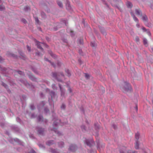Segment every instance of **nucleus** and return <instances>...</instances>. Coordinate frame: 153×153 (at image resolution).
I'll return each mask as SVG.
<instances>
[{"label": "nucleus", "mask_w": 153, "mask_h": 153, "mask_svg": "<svg viewBox=\"0 0 153 153\" xmlns=\"http://www.w3.org/2000/svg\"><path fill=\"white\" fill-rule=\"evenodd\" d=\"M131 87L130 85L127 82H125L124 87L122 88L121 89L125 93L127 92L131 91Z\"/></svg>", "instance_id": "1"}, {"label": "nucleus", "mask_w": 153, "mask_h": 153, "mask_svg": "<svg viewBox=\"0 0 153 153\" xmlns=\"http://www.w3.org/2000/svg\"><path fill=\"white\" fill-rule=\"evenodd\" d=\"M77 147L75 145L72 144L70 146L69 148V150H70L73 152H74L77 149Z\"/></svg>", "instance_id": "2"}, {"label": "nucleus", "mask_w": 153, "mask_h": 153, "mask_svg": "<svg viewBox=\"0 0 153 153\" xmlns=\"http://www.w3.org/2000/svg\"><path fill=\"white\" fill-rule=\"evenodd\" d=\"M37 131L39 134L43 135L44 133L45 130L43 128H40L37 129Z\"/></svg>", "instance_id": "3"}, {"label": "nucleus", "mask_w": 153, "mask_h": 153, "mask_svg": "<svg viewBox=\"0 0 153 153\" xmlns=\"http://www.w3.org/2000/svg\"><path fill=\"white\" fill-rule=\"evenodd\" d=\"M40 44L41 43L37 41H36V45L37 46V47L39 49H40L42 51H44V49L41 47Z\"/></svg>", "instance_id": "4"}, {"label": "nucleus", "mask_w": 153, "mask_h": 153, "mask_svg": "<svg viewBox=\"0 0 153 153\" xmlns=\"http://www.w3.org/2000/svg\"><path fill=\"white\" fill-rule=\"evenodd\" d=\"M51 132L53 134L55 133L57 135H59L60 134V133L57 131L56 129L55 128H54L53 129L51 130Z\"/></svg>", "instance_id": "5"}, {"label": "nucleus", "mask_w": 153, "mask_h": 153, "mask_svg": "<svg viewBox=\"0 0 153 153\" xmlns=\"http://www.w3.org/2000/svg\"><path fill=\"white\" fill-rule=\"evenodd\" d=\"M136 14L138 16H142V13L141 11L139 9H136L135 10Z\"/></svg>", "instance_id": "6"}, {"label": "nucleus", "mask_w": 153, "mask_h": 153, "mask_svg": "<svg viewBox=\"0 0 153 153\" xmlns=\"http://www.w3.org/2000/svg\"><path fill=\"white\" fill-rule=\"evenodd\" d=\"M131 14L134 21L137 23H138L139 22V20L135 16L133 13H131Z\"/></svg>", "instance_id": "7"}, {"label": "nucleus", "mask_w": 153, "mask_h": 153, "mask_svg": "<svg viewBox=\"0 0 153 153\" xmlns=\"http://www.w3.org/2000/svg\"><path fill=\"white\" fill-rule=\"evenodd\" d=\"M126 5L127 7L129 8H131L133 6L132 4L129 1H127L126 2Z\"/></svg>", "instance_id": "8"}, {"label": "nucleus", "mask_w": 153, "mask_h": 153, "mask_svg": "<svg viewBox=\"0 0 153 153\" xmlns=\"http://www.w3.org/2000/svg\"><path fill=\"white\" fill-rule=\"evenodd\" d=\"M126 149V147H123L122 149L120 150V153H126L127 152Z\"/></svg>", "instance_id": "9"}, {"label": "nucleus", "mask_w": 153, "mask_h": 153, "mask_svg": "<svg viewBox=\"0 0 153 153\" xmlns=\"http://www.w3.org/2000/svg\"><path fill=\"white\" fill-rule=\"evenodd\" d=\"M142 19L144 22H147L148 18L147 16L146 15L143 16L142 17Z\"/></svg>", "instance_id": "10"}, {"label": "nucleus", "mask_w": 153, "mask_h": 153, "mask_svg": "<svg viewBox=\"0 0 153 153\" xmlns=\"http://www.w3.org/2000/svg\"><path fill=\"white\" fill-rule=\"evenodd\" d=\"M142 29L144 31H147V33H148V35L149 36H150L151 34V33L150 32L149 30H146V28L145 27H143L142 28Z\"/></svg>", "instance_id": "11"}, {"label": "nucleus", "mask_w": 153, "mask_h": 153, "mask_svg": "<svg viewBox=\"0 0 153 153\" xmlns=\"http://www.w3.org/2000/svg\"><path fill=\"white\" fill-rule=\"evenodd\" d=\"M24 10L25 11H27L30 10V8L29 6H26L24 7Z\"/></svg>", "instance_id": "12"}, {"label": "nucleus", "mask_w": 153, "mask_h": 153, "mask_svg": "<svg viewBox=\"0 0 153 153\" xmlns=\"http://www.w3.org/2000/svg\"><path fill=\"white\" fill-rule=\"evenodd\" d=\"M67 32L68 33H70V35H71L72 36H74V31L71 30H67Z\"/></svg>", "instance_id": "13"}, {"label": "nucleus", "mask_w": 153, "mask_h": 153, "mask_svg": "<svg viewBox=\"0 0 153 153\" xmlns=\"http://www.w3.org/2000/svg\"><path fill=\"white\" fill-rule=\"evenodd\" d=\"M140 134L139 133H137L135 134V137L137 140L136 141H138V139L139 138Z\"/></svg>", "instance_id": "14"}, {"label": "nucleus", "mask_w": 153, "mask_h": 153, "mask_svg": "<svg viewBox=\"0 0 153 153\" xmlns=\"http://www.w3.org/2000/svg\"><path fill=\"white\" fill-rule=\"evenodd\" d=\"M65 71L67 73V75L68 76H70L71 75V74L70 73V71L69 70L67 69L65 70Z\"/></svg>", "instance_id": "15"}, {"label": "nucleus", "mask_w": 153, "mask_h": 153, "mask_svg": "<svg viewBox=\"0 0 153 153\" xmlns=\"http://www.w3.org/2000/svg\"><path fill=\"white\" fill-rule=\"evenodd\" d=\"M57 4L60 7H63L62 3L61 1H57Z\"/></svg>", "instance_id": "16"}, {"label": "nucleus", "mask_w": 153, "mask_h": 153, "mask_svg": "<svg viewBox=\"0 0 153 153\" xmlns=\"http://www.w3.org/2000/svg\"><path fill=\"white\" fill-rule=\"evenodd\" d=\"M138 141H136V144L135 145V148L136 149H138L139 148V145L138 144Z\"/></svg>", "instance_id": "17"}, {"label": "nucleus", "mask_w": 153, "mask_h": 153, "mask_svg": "<svg viewBox=\"0 0 153 153\" xmlns=\"http://www.w3.org/2000/svg\"><path fill=\"white\" fill-rule=\"evenodd\" d=\"M53 143V140H50L47 142V144L49 146H50Z\"/></svg>", "instance_id": "18"}, {"label": "nucleus", "mask_w": 153, "mask_h": 153, "mask_svg": "<svg viewBox=\"0 0 153 153\" xmlns=\"http://www.w3.org/2000/svg\"><path fill=\"white\" fill-rule=\"evenodd\" d=\"M64 143L63 142H61L59 143V146L60 147H62L63 146Z\"/></svg>", "instance_id": "19"}, {"label": "nucleus", "mask_w": 153, "mask_h": 153, "mask_svg": "<svg viewBox=\"0 0 153 153\" xmlns=\"http://www.w3.org/2000/svg\"><path fill=\"white\" fill-rule=\"evenodd\" d=\"M38 119L39 121H41L43 120V117L42 116H39L38 117Z\"/></svg>", "instance_id": "20"}, {"label": "nucleus", "mask_w": 153, "mask_h": 153, "mask_svg": "<svg viewBox=\"0 0 153 153\" xmlns=\"http://www.w3.org/2000/svg\"><path fill=\"white\" fill-rule=\"evenodd\" d=\"M5 9V7L4 6L0 5V10L1 11Z\"/></svg>", "instance_id": "21"}, {"label": "nucleus", "mask_w": 153, "mask_h": 153, "mask_svg": "<svg viewBox=\"0 0 153 153\" xmlns=\"http://www.w3.org/2000/svg\"><path fill=\"white\" fill-rule=\"evenodd\" d=\"M86 144L88 146H89L90 147H91V143L89 140H86Z\"/></svg>", "instance_id": "22"}, {"label": "nucleus", "mask_w": 153, "mask_h": 153, "mask_svg": "<svg viewBox=\"0 0 153 153\" xmlns=\"http://www.w3.org/2000/svg\"><path fill=\"white\" fill-rule=\"evenodd\" d=\"M143 43L144 45H146V46L148 45L147 44V40L146 39H144L143 40Z\"/></svg>", "instance_id": "23"}, {"label": "nucleus", "mask_w": 153, "mask_h": 153, "mask_svg": "<svg viewBox=\"0 0 153 153\" xmlns=\"http://www.w3.org/2000/svg\"><path fill=\"white\" fill-rule=\"evenodd\" d=\"M44 59H45V61H48V62H49L50 63H51V65H53V63H52L51 62V61L50 60H49L48 59V58H45H45H44Z\"/></svg>", "instance_id": "24"}, {"label": "nucleus", "mask_w": 153, "mask_h": 153, "mask_svg": "<svg viewBox=\"0 0 153 153\" xmlns=\"http://www.w3.org/2000/svg\"><path fill=\"white\" fill-rule=\"evenodd\" d=\"M57 74L56 73H53L52 74V76L53 77L56 78L57 77Z\"/></svg>", "instance_id": "25"}, {"label": "nucleus", "mask_w": 153, "mask_h": 153, "mask_svg": "<svg viewBox=\"0 0 153 153\" xmlns=\"http://www.w3.org/2000/svg\"><path fill=\"white\" fill-rule=\"evenodd\" d=\"M49 53L51 55V56H52V57H55V54H53L52 52L51 51H50V52H49Z\"/></svg>", "instance_id": "26"}, {"label": "nucleus", "mask_w": 153, "mask_h": 153, "mask_svg": "<svg viewBox=\"0 0 153 153\" xmlns=\"http://www.w3.org/2000/svg\"><path fill=\"white\" fill-rule=\"evenodd\" d=\"M62 109H64L65 108V105L64 104H62L61 106Z\"/></svg>", "instance_id": "27"}, {"label": "nucleus", "mask_w": 153, "mask_h": 153, "mask_svg": "<svg viewBox=\"0 0 153 153\" xmlns=\"http://www.w3.org/2000/svg\"><path fill=\"white\" fill-rule=\"evenodd\" d=\"M135 40L137 42L139 41V39L138 36H136L135 37Z\"/></svg>", "instance_id": "28"}, {"label": "nucleus", "mask_w": 153, "mask_h": 153, "mask_svg": "<svg viewBox=\"0 0 153 153\" xmlns=\"http://www.w3.org/2000/svg\"><path fill=\"white\" fill-rule=\"evenodd\" d=\"M18 74H19L20 75H23L24 74V73L23 72H22V71H18Z\"/></svg>", "instance_id": "29"}, {"label": "nucleus", "mask_w": 153, "mask_h": 153, "mask_svg": "<svg viewBox=\"0 0 153 153\" xmlns=\"http://www.w3.org/2000/svg\"><path fill=\"white\" fill-rule=\"evenodd\" d=\"M85 74V77L87 78V79H88L89 78V75L88 74Z\"/></svg>", "instance_id": "30"}, {"label": "nucleus", "mask_w": 153, "mask_h": 153, "mask_svg": "<svg viewBox=\"0 0 153 153\" xmlns=\"http://www.w3.org/2000/svg\"><path fill=\"white\" fill-rule=\"evenodd\" d=\"M27 49L28 50V51H30V47L28 45H27Z\"/></svg>", "instance_id": "31"}, {"label": "nucleus", "mask_w": 153, "mask_h": 153, "mask_svg": "<svg viewBox=\"0 0 153 153\" xmlns=\"http://www.w3.org/2000/svg\"><path fill=\"white\" fill-rule=\"evenodd\" d=\"M91 46L92 47H95V44L91 42Z\"/></svg>", "instance_id": "32"}, {"label": "nucleus", "mask_w": 153, "mask_h": 153, "mask_svg": "<svg viewBox=\"0 0 153 153\" xmlns=\"http://www.w3.org/2000/svg\"><path fill=\"white\" fill-rule=\"evenodd\" d=\"M22 21L23 22H24V23H26L27 22L26 20L25 19H22Z\"/></svg>", "instance_id": "33"}, {"label": "nucleus", "mask_w": 153, "mask_h": 153, "mask_svg": "<svg viewBox=\"0 0 153 153\" xmlns=\"http://www.w3.org/2000/svg\"><path fill=\"white\" fill-rule=\"evenodd\" d=\"M3 86H4L6 88H7V86L5 84V83H3Z\"/></svg>", "instance_id": "34"}, {"label": "nucleus", "mask_w": 153, "mask_h": 153, "mask_svg": "<svg viewBox=\"0 0 153 153\" xmlns=\"http://www.w3.org/2000/svg\"><path fill=\"white\" fill-rule=\"evenodd\" d=\"M136 26L138 28H139L140 27V25L139 24L138 22L137 23Z\"/></svg>", "instance_id": "35"}, {"label": "nucleus", "mask_w": 153, "mask_h": 153, "mask_svg": "<svg viewBox=\"0 0 153 153\" xmlns=\"http://www.w3.org/2000/svg\"><path fill=\"white\" fill-rule=\"evenodd\" d=\"M30 108L32 110H33L35 108V107L33 105H31L30 106Z\"/></svg>", "instance_id": "36"}, {"label": "nucleus", "mask_w": 153, "mask_h": 153, "mask_svg": "<svg viewBox=\"0 0 153 153\" xmlns=\"http://www.w3.org/2000/svg\"><path fill=\"white\" fill-rule=\"evenodd\" d=\"M3 61L2 58L1 56H0V62H1Z\"/></svg>", "instance_id": "37"}, {"label": "nucleus", "mask_w": 153, "mask_h": 153, "mask_svg": "<svg viewBox=\"0 0 153 153\" xmlns=\"http://www.w3.org/2000/svg\"><path fill=\"white\" fill-rule=\"evenodd\" d=\"M35 20L36 21V22H38L39 21V19H38V18H35Z\"/></svg>", "instance_id": "38"}, {"label": "nucleus", "mask_w": 153, "mask_h": 153, "mask_svg": "<svg viewBox=\"0 0 153 153\" xmlns=\"http://www.w3.org/2000/svg\"><path fill=\"white\" fill-rule=\"evenodd\" d=\"M127 153H131V151L130 150H128L127 152Z\"/></svg>", "instance_id": "39"}, {"label": "nucleus", "mask_w": 153, "mask_h": 153, "mask_svg": "<svg viewBox=\"0 0 153 153\" xmlns=\"http://www.w3.org/2000/svg\"><path fill=\"white\" fill-rule=\"evenodd\" d=\"M69 91H70V93L71 92H72V91H71V89L70 88H69V89H68Z\"/></svg>", "instance_id": "40"}, {"label": "nucleus", "mask_w": 153, "mask_h": 153, "mask_svg": "<svg viewBox=\"0 0 153 153\" xmlns=\"http://www.w3.org/2000/svg\"><path fill=\"white\" fill-rule=\"evenodd\" d=\"M136 110L137 111V109H138V108H137V105L136 106Z\"/></svg>", "instance_id": "41"}, {"label": "nucleus", "mask_w": 153, "mask_h": 153, "mask_svg": "<svg viewBox=\"0 0 153 153\" xmlns=\"http://www.w3.org/2000/svg\"><path fill=\"white\" fill-rule=\"evenodd\" d=\"M82 128H83L84 129H85V126H82Z\"/></svg>", "instance_id": "42"}, {"label": "nucleus", "mask_w": 153, "mask_h": 153, "mask_svg": "<svg viewBox=\"0 0 153 153\" xmlns=\"http://www.w3.org/2000/svg\"><path fill=\"white\" fill-rule=\"evenodd\" d=\"M11 56L13 57H15V55L14 54H12Z\"/></svg>", "instance_id": "43"}, {"label": "nucleus", "mask_w": 153, "mask_h": 153, "mask_svg": "<svg viewBox=\"0 0 153 153\" xmlns=\"http://www.w3.org/2000/svg\"><path fill=\"white\" fill-rule=\"evenodd\" d=\"M59 88H60V90H61V86L60 85H59Z\"/></svg>", "instance_id": "44"}, {"label": "nucleus", "mask_w": 153, "mask_h": 153, "mask_svg": "<svg viewBox=\"0 0 153 153\" xmlns=\"http://www.w3.org/2000/svg\"><path fill=\"white\" fill-rule=\"evenodd\" d=\"M132 153H137V152H136L135 151H133L132 152Z\"/></svg>", "instance_id": "45"}, {"label": "nucleus", "mask_w": 153, "mask_h": 153, "mask_svg": "<svg viewBox=\"0 0 153 153\" xmlns=\"http://www.w3.org/2000/svg\"><path fill=\"white\" fill-rule=\"evenodd\" d=\"M103 34H105V35L106 34L105 33H104V32L103 33Z\"/></svg>", "instance_id": "46"}, {"label": "nucleus", "mask_w": 153, "mask_h": 153, "mask_svg": "<svg viewBox=\"0 0 153 153\" xmlns=\"http://www.w3.org/2000/svg\"><path fill=\"white\" fill-rule=\"evenodd\" d=\"M54 124H55V125H57V124H55V123H54Z\"/></svg>", "instance_id": "47"}, {"label": "nucleus", "mask_w": 153, "mask_h": 153, "mask_svg": "<svg viewBox=\"0 0 153 153\" xmlns=\"http://www.w3.org/2000/svg\"><path fill=\"white\" fill-rule=\"evenodd\" d=\"M1 2V1L0 0V3Z\"/></svg>", "instance_id": "48"}, {"label": "nucleus", "mask_w": 153, "mask_h": 153, "mask_svg": "<svg viewBox=\"0 0 153 153\" xmlns=\"http://www.w3.org/2000/svg\"><path fill=\"white\" fill-rule=\"evenodd\" d=\"M42 13L44 14V13H43V12H42Z\"/></svg>", "instance_id": "49"}, {"label": "nucleus", "mask_w": 153, "mask_h": 153, "mask_svg": "<svg viewBox=\"0 0 153 153\" xmlns=\"http://www.w3.org/2000/svg\"><path fill=\"white\" fill-rule=\"evenodd\" d=\"M152 117H153V114H152Z\"/></svg>", "instance_id": "50"}]
</instances>
